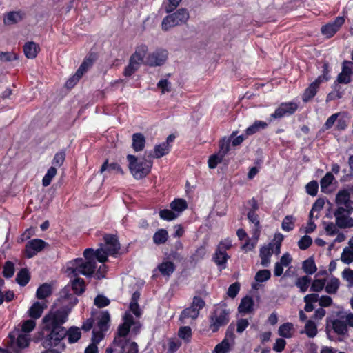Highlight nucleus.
<instances>
[{"label": "nucleus", "instance_id": "obj_1", "mask_svg": "<svg viewBox=\"0 0 353 353\" xmlns=\"http://www.w3.org/2000/svg\"><path fill=\"white\" fill-rule=\"evenodd\" d=\"M70 301V307H64L56 311H50L42 319L43 330L48 334L43 341V346L48 350L60 352L64 347L61 343L68 335L70 343L77 342L81 336L80 329L72 327L68 331L62 326L66 321L71 308L77 303V299L72 294L65 296Z\"/></svg>", "mask_w": 353, "mask_h": 353}, {"label": "nucleus", "instance_id": "obj_2", "mask_svg": "<svg viewBox=\"0 0 353 353\" xmlns=\"http://www.w3.org/2000/svg\"><path fill=\"white\" fill-rule=\"evenodd\" d=\"M96 250L92 248L85 249L83 252L85 259H75L67 264L65 272L68 276H77L81 274L85 276H91L96 269Z\"/></svg>", "mask_w": 353, "mask_h": 353}, {"label": "nucleus", "instance_id": "obj_3", "mask_svg": "<svg viewBox=\"0 0 353 353\" xmlns=\"http://www.w3.org/2000/svg\"><path fill=\"white\" fill-rule=\"evenodd\" d=\"M123 323L119 325L117 335L113 341V345L116 347L115 351L117 353H138L137 343L125 339L130 326L134 324L133 317L129 312H126L123 316Z\"/></svg>", "mask_w": 353, "mask_h": 353}, {"label": "nucleus", "instance_id": "obj_4", "mask_svg": "<svg viewBox=\"0 0 353 353\" xmlns=\"http://www.w3.org/2000/svg\"><path fill=\"white\" fill-rule=\"evenodd\" d=\"M127 160L130 173L136 179L145 177L151 171L152 162L143 158L142 161L138 159L134 155L128 154Z\"/></svg>", "mask_w": 353, "mask_h": 353}, {"label": "nucleus", "instance_id": "obj_5", "mask_svg": "<svg viewBox=\"0 0 353 353\" xmlns=\"http://www.w3.org/2000/svg\"><path fill=\"white\" fill-rule=\"evenodd\" d=\"M105 244L96 250V257L100 263L108 260V255L116 254L120 249V243L117 239L112 235H106L104 237Z\"/></svg>", "mask_w": 353, "mask_h": 353}, {"label": "nucleus", "instance_id": "obj_6", "mask_svg": "<svg viewBox=\"0 0 353 353\" xmlns=\"http://www.w3.org/2000/svg\"><path fill=\"white\" fill-rule=\"evenodd\" d=\"M190 18L189 12L186 8H180L175 12L170 14L163 18L161 23V29L164 32L171 28L185 24Z\"/></svg>", "mask_w": 353, "mask_h": 353}, {"label": "nucleus", "instance_id": "obj_7", "mask_svg": "<svg viewBox=\"0 0 353 353\" xmlns=\"http://www.w3.org/2000/svg\"><path fill=\"white\" fill-rule=\"evenodd\" d=\"M230 320V310L225 305L217 306L210 316L209 327L216 332L221 327L227 325Z\"/></svg>", "mask_w": 353, "mask_h": 353}, {"label": "nucleus", "instance_id": "obj_8", "mask_svg": "<svg viewBox=\"0 0 353 353\" xmlns=\"http://www.w3.org/2000/svg\"><path fill=\"white\" fill-rule=\"evenodd\" d=\"M148 50V46L145 45H140L136 48L135 52L130 58L128 65L123 71V74L125 77H130L139 69L140 64L143 63Z\"/></svg>", "mask_w": 353, "mask_h": 353}, {"label": "nucleus", "instance_id": "obj_9", "mask_svg": "<svg viewBox=\"0 0 353 353\" xmlns=\"http://www.w3.org/2000/svg\"><path fill=\"white\" fill-rule=\"evenodd\" d=\"M8 338L7 345L15 353H19L22 349L29 345L28 335L23 333L20 330H14L11 332Z\"/></svg>", "mask_w": 353, "mask_h": 353}, {"label": "nucleus", "instance_id": "obj_10", "mask_svg": "<svg viewBox=\"0 0 353 353\" xmlns=\"http://www.w3.org/2000/svg\"><path fill=\"white\" fill-rule=\"evenodd\" d=\"M335 202L338 207H343L350 214L353 211V184L340 190L335 197Z\"/></svg>", "mask_w": 353, "mask_h": 353}, {"label": "nucleus", "instance_id": "obj_11", "mask_svg": "<svg viewBox=\"0 0 353 353\" xmlns=\"http://www.w3.org/2000/svg\"><path fill=\"white\" fill-rule=\"evenodd\" d=\"M205 306V301L199 296H194L190 307L183 310L180 315L179 320L183 324L186 323V319H190L195 320L199 314V311Z\"/></svg>", "mask_w": 353, "mask_h": 353}, {"label": "nucleus", "instance_id": "obj_12", "mask_svg": "<svg viewBox=\"0 0 353 353\" xmlns=\"http://www.w3.org/2000/svg\"><path fill=\"white\" fill-rule=\"evenodd\" d=\"M168 57V52L164 49H157L149 54L143 63L151 67L161 66L163 65Z\"/></svg>", "mask_w": 353, "mask_h": 353}, {"label": "nucleus", "instance_id": "obj_13", "mask_svg": "<svg viewBox=\"0 0 353 353\" xmlns=\"http://www.w3.org/2000/svg\"><path fill=\"white\" fill-rule=\"evenodd\" d=\"M110 319V314L108 312H103L101 313L97 323L98 330L94 328L93 330L92 341L94 343H99L103 337V332L108 330Z\"/></svg>", "mask_w": 353, "mask_h": 353}, {"label": "nucleus", "instance_id": "obj_14", "mask_svg": "<svg viewBox=\"0 0 353 353\" xmlns=\"http://www.w3.org/2000/svg\"><path fill=\"white\" fill-rule=\"evenodd\" d=\"M347 212V210H344L343 207H338L334 211V215L336 218V224L340 228H347L353 227V218L350 217Z\"/></svg>", "mask_w": 353, "mask_h": 353}, {"label": "nucleus", "instance_id": "obj_15", "mask_svg": "<svg viewBox=\"0 0 353 353\" xmlns=\"http://www.w3.org/2000/svg\"><path fill=\"white\" fill-rule=\"evenodd\" d=\"M345 23L343 17H338L336 19L321 27V33L327 38L333 37Z\"/></svg>", "mask_w": 353, "mask_h": 353}, {"label": "nucleus", "instance_id": "obj_16", "mask_svg": "<svg viewBox=\"0 0 353 353\" xmlns=\"http://www.w3.org/2000/svg\"><path fill=\"white\" fill-rule=\"evenodd\" d=\"M48 244L41 239H32L28 241L26 245V254L28 258H32L41 252Z\"/></svg>", "mask_w": 353, "mask_h": 353}, {"label": "nucleus", "instance_id": "obj_17", "mask_svg": "<svg viewBox=\"0 0 353 353\" xmlns=\"http://www.w3.org/2000/svg\"><path fill=\"white\" fill-rule=\"evenodd\" d=\"M297 108L298 105L295 103H283L275 110V112L271 114L270 118L279 119L287 114H292L297 110Z\"/></svg>", "mask_w": 353, "mask_h": 353}, {"label": "nucleus", "instance_id": "obj_18", "mask_svg": "<svg viewBox=\"0 0 353 353\" xmlns=\"http://www.w3.org/2000/svg\"><path fill=\"white\" fill-rule=\"evenodd\" d=\"M25 17L21 10L10 11L3 15V24L6 26H11L21 22Z\"/></svg>", "mask_w": 353, "mask_h": 353}, {"label": "nucleus", "instance_id": "obj_19", "mask_svg": "<svg viewBox=\"0 0 353 353\" xmlns=\"http://www.w3.org/2000/svg\"><path fill=\"white\" fill-rule=\"evenodd\" d=\"M352 63L349 61H345L343 63V68L341 72L337 77V82L339 83H349L351 81L350 76L352 73Z\"/></svg>", "mask_w": 353, "mask_h": 353}, {"label": "nucleus", "instance_id": "obj_20", "mask_svg": "<svg viewBox=\"0 0 353 353\" xmlns=\"http://www.w3.org/2000/svg\"><path fill=\"white\" fill-rule=\"evenodd\" d=\"M92 65V61L90 60H85L82 63L79 68L77 70L74 75L67 81L66 86L68 88L73 87L77 81L81 78L83 75L84 72H86L87 69Z\"/></svg>", "mask_w": 353, "mask_h": 353}, {"label": "nucleus", "instance_id": "obj_21", "mask_svg": "<svg viewBox=\"0 0 353 353\" xmlns=\"http://www.w3.org/2000/svg\"><path fill=\"white\" fill-rule=\"evenodd\" d=\"M273 254V245L272 243H268L266 245L263 246L260 249V258L261 259V264L267 267L270 263V256Z\"/></svg>", "mask_w": 353, "mask_h": 353}, {"label": "nucleus", "instance_id": "obj_22", "mask_svg": "<svg viewBox=\"0 0 353 353\" xmlns=\"http://www.w3.org/2000/svg\"><path fill=\"white\" fill-rule=\"evenodd\" d=\"M170 148V145H168V143H162L157 145L154 148L153 153L149 152L148 157H154L157 159L161 158L169 153Z\"/></svg>", "mask_w": 353, "mask_h": 353}, {"label": "nucleus", "instance_id": "obj_23", "mask_svg": "<svg viewBox=\"0 0 353 353\" xmlns=\"http://www.w3.org/2000/svg\"><path fill=\"white\" fill-rule=\"evenodd\" d=\"M333 330L339 335H345L347 333L348 329L346 323L341 316L339 319L331 321Z\"/></svg>", "mask_w": 353, "mask_h": 353}, {"label": "nucleus", "instance_id": "obj_24", "mask_svg": "<svg viewBox=\"0 0 353 353\" xmlns=\"http://www.w3.org/2000/svg\"><path fill=\"white\" fill-rule=\"evenodd\" d=\"M23 51L28 59H34L39 51V46L33 41L26 43L23 46Z\"/></svg>", "mask_w": 353, "mask_h": 353}, {"label": "nucleus", "instance_id": "obj_25", "mask_svg": "<svg viewBox=\"0 0 353 353\" xmlns=\"http://www.w3.org/2000/svg\"><path fill=\"white\" fill-rule=\"evenodd\" d=\"M46 307L47 305L44 302H36L30 308L29 316L33 319H39Z\"/></svg>", "mask_w": 353, "mask_h": 353}, {"label": "nucleus", "instance_id": "obj_26", "mask_svg": "<svg viewBox=\"0 0 353 353\" xmlns=\"http://www.w3.org/2000/svg\"><path fill=\"white\" fill-rule=\"evenodd\" d=\"M254 301L250 296H245L241 299L238 310L240 313L248 314L253 310Z\"/></svg>", "mask_w": 353, "mask_h": 353}, {"label": "nucleus", "instance_id": "obj_27", "mask_svg": "<svg viewBox=\"0 0 353 353\" xmlns=\"http://www.w3.org/2000/svg\"><path fill=\"white\" fill-rule=\"evenodd\" d=\"M145 143V139L143 134L135 133L132 135V148L135 152L143 150Z\"/></svg>", "mask_w": 353, "mask_h": 353}, {"label": "nucleus", "instance_id": "obj_28", "mask_svg": "<svg viewBox=\"0 0 353 353\" xmlns=\"http://www.w3.org/2000/svg\"><path fill=\"white\" fill-rule=\"evenodd\" d=\"M235 135H236V132H232V134H231V136L230 137H223L220 141L219 151L218 153L220 154L221 155H222L223 157L230 150L231 139H232Z\"/></svg>", "mask_w": 353, "mask_h": 353}, {"label": "nucleus", "instance_id": "obj_29", "mask_svg": "<svg viewBox=\"0 0 353 353\" xmlns=\"http://www.w3.org/2000/svg\"><path fill=\"white\" fill-rule=\"evenodd\" d=\"M294 332V325L292 323H285L279 328V334L281 336L290 338Z\"/></svg>", "mask_w": 353, "mask_h": 353}, {"label": "nucleus", "instance_id": "obj_30", "mask_svg": "<svg viewBox=\"0 0 353 353\" xmlns=\"http://www.w3.org/2000/svg\"><path fill=\"white\" fill-rule=\"evenodd\" d=\"M158 269L163 276H169L174 271L175 266L171 261H164L158 266Z\"/></svg>", "mask_w": 353, "mask_h": 353}, {"label": "nucleus", "instance_id": "obj_31", "mask_svg": "<svg viewBox=\"0 0 353 353\" xmlns=\"http://www.w3.org/2000/svg\"><path fill=\"white\" fill-rule=\"evenodd\" d=\"M340 285V281L339 279L336 277H332L327 285H325V292L330 294H335Z\"/></svg>", "mask_w": 353, "mask_h": 353}, {"label": "nucleus", "instance_id": "obj_32", "mask_svg": "<svg viewBox=\"0 0 353 353\" xmlns=\"http://www.w3.org/2000/svg\"><path fill=\"white\" fill-rule=\"evenodd\" d=\"M72 289L76 294H81L85 289L84 280L81 278H76L72 282Z\"/></svg>", "mask_w": 353, "mask_h": 353}, {"label": "nucleus", "instance_id": "obj_33", "mask_svg": "<svg viewBox=\"0 0 353 353\" xmlns=\"http://www.w3.org/2000/svg\"><path fill=\"white\" fill-rule=\"evenodd\" d=\"M259 235L260 230L259 229H254L252 241L250 242V240H248L244 245H242L241 248L245 252H248V250H252L255 247L256 242L259 239Z\"/></svg>", "mask_w": 353, "mask_h": 353}, {"label": "nucleus", "instance_id": "obj_34", "mask_svg": "<svg viewBox=\"0 0 353 353\" xmlns=\"http://www.w3.org/2000/svg\"><path fill=\"white\" fill-rule=\"evenodd\" d=\"M319 87H317L315 83H310L307 88L305 89L303 94V101L304 102L309 101L311 99H312L316 94L317 90Z\"/></svg>", "mask_w": 353, "mask_h": 353}, {"label": "nucleus", "instance_id": "obj_35", "mask_svg": "<svg viewBox=\"0 0 353 353\" xmlns=\"http://www.w3.org/2000/svg\"><path fill=\"white\" fill-rule=\"evenodd\" d=\"M51 293V285L48 283H44L37 289V297L39 299H43L50 296Z\"/></svg>", "mask_w": 353, "mask_h": 353}, {"label": "nucleus", "instance_id": "obj_36", "mask_svg": "<svg viewBox=\"0 0 353 353\" xmlns=\"http://www.w3.org/2000/svg\"><path fill=\"white\" fill-rule=\"evenodd\" d=\"M187 203L182 199H175L170 203V208L174 211L176 212V214H179L187 208Z\"/></svg>", "mask_w": 353, "mask_h": 353}, {"label": "nucleus", "instance_id": "obj_37", "mask_svg": "<svg viewBox=\"0 0 353 353\" xmlns=\"http://www.w3.org/2000/svg\"><path fill=\"white\" fill-rule=\"evenodd\" d=\"M268 126L267 123L261 121H256L251 126L246 129V134L251 135L261 129H264Z\"/></svg>", "mask_w": 353, "mask_h": 353}, {"label": "nucleus", "instance_id": "obj_38", "mask_svg": "<svg viewBox=\"0 0 353 353\" xmlns=\"http://www.w3.org/2000/svg\"><path fill=\"white\" fill-rule=\"evenodd\" d=\"M310 281L311 279L310 277L307 276H303L296 280L295 285L300 289L301 292H305L309 287Z\"/></svg>", "mask_w": 353, "mask_h": 353}, {"label": "nucleus", "instance_id": "obj_39", "mask_svg": "<svg viewBox=\"0 0 353 353\" xmlns=\"http://www.w3.org/2000/svg\"><path fill=\"white\" fill-rule=\"evenodd\" d=\"M57 172V168L54 166L50 167L42 179V185L44 187L48 186L52 179L56 176Z\"/></svg>", "mask_w": 353, "mask_h": 353}, {"label": "nucleus", "instance_id": "obj_40", "mask_svg": "<svg viewBox=\"0 0 353 353\" xmlns=\"http://www.w3.org/2000/svg\"><path fill=\"white\" fill-rule=\"evenodd\" d=\"M106 170H108V171L114 170V171L117 172V173H120L121 174H123V171L119 164H117L116 163L108 164V160H106L102 165V166L100 169V172L103 173Z\"/></svg>", "mask_w": 353, "mask_h": 353}, {"label": "nucleus", "instance_id": "obj_41", "mask_svg": "<svg viewBox=\"0 0 353 353\" xmlns=\"http://www.w3.org/2000/svg\"><path fill=\"white\" fill-rule=\"evenodd\" d=\"M232 246L231 241L228 239H225L222 241L217 247L216 249V255L221 254L223 259H225L226 256L225 251L229 250Z\"/></svg>", "mask_w": 353, "mask_h": 353}, {"label": "nucleus", "instance_id": "obj_42", "mask_svg": "<svg viewBox=\"0 0 353 353\" xmlns=\"http://www.w3.org/2000/svg\"><path fill=\"white\" fill-rule=\"evenodd\" d=\"M302 268L304 272L308 274H312L317 270L314 260L311 258L305 260L303 263Z\"/></svg>", "mask_w": 353, "mask_h": 353}, {"label": "nucleus", "instance_id": "obj_43", "mask_svg": "<svg viewBox=\"0 0 353 353\" xmlns=\"http://www.w3.org/2000/svg\"><path fill=\"white\" fill-rule=\"evenodd\" d=\"M29 279L30 276L28 271L25 268L21 270V271L17 274L16 277L17 282L22 286L26 285L28 283Z\"/></svg>", "mask_w": 353, "mask_h": 353}, {"label": "nucleus", "instance_id": "obj_44", "mask_svg": "<svg viewBox=\"0 0 353 353\" xmlns=\"http://www.w3.org/2000/svg\"><path fill=\"white\" fill-rule=\"evenodd\" d=\"M168 239V232L165 230H158L153 236L154 242L157 244L164 243Z\"/></svg>", "mask_w": 353, "mask_h": 353}, {"label": "nucleus", "instance_id": "obj_45", "mask_svg": "<svg viewBox=\"0 0 353 353\" xmlns=\"http://www.w3.org/2000/svg\"><path fill=\"white\" fill-rule=\"evenodd\" d=\"M304 329V332L307 335L308 337L313 338L317 334L316 325L312 321H308L306 323Z\"/></svg>", "mask_w": 353, "mask_h": 353}, {"label": "nucleus", "instance_id": "obj_46", "mask_svg": "<svg viewBox=\"0 0 353 353\" xmlns=\"http://www.w3.org/2000/svg\"><path fill=\"white\" fill-rule=\"evenodd\" d=\"M341 260L345 264H350L353 261V250L345 247L341 256Z\"/></svg>", "mask_w": 353, "mask_h": 353}, {"label": "nucleus", "instance_id": "obj_47", "mask_svg": "<svg viewBox=\"0 0 353 353\" xmlns=\"http://www.w3.org/2000/svg\"><path fill=\"white\" fill-rule=\"evenodd\" d=\"M343 280L347 282V288L353 287V270L350 268H345L341 273Z\"/></svg>", "mask_w": 353, "mask_h": 353}, {"label": "nucleus", "instance_id": "obj_48", "mask_svg": "<svg viewBox=\"0 0 353 353\" xmlns=\"http://www.w3.org/2000/svg\"><path fill=\"white\" fill-rule=\"evenodd\" d=\"M17 59V55L12 52H0V63L10 62Z\"/></svg>", "mask_w": 353, "mask_h": 353}, {"label": "nucleus", "instance_id": "obj_49", "mask_svg": "<svg viewBox=\"0 0 353 353\" xmlns=\"http://www.w3.org/2000/svg\"><path fill=\"white\" fill-rule=\"evenodd\" d=\"M334 177L331 172H327L320 181L321 188L322 191L325 190L332 183Z\"/></svg>", "mask_w": 353, "mask_h": 353}, {"label": "nucleus", "instance_id": "obj_50", "mask_svg": "<svg viewBox=\"0 0 353 353\" xmlns=\"http://www.w3.org/2000/svg\"><path fill=\"white\" fill-rule=\"evenodd\" d=\"M223 157L220 154H214L211 155L208 159V166L210 168H215L217 165L222 161Z\"/></svg>", "mask_w": 353, "mask_h": 353}, {"label": "nucleus", "instance_id": "obj_51", "mask_svg": "<svg viewBox=\"0 0 353 353\" xmlns=\"http://www.w3.org/2000/svg\"><path fill=\"white\" fill-rule=\"evenodd\" d=\"M271 276L270 271L269 270H261L256 272L255 275V280L257 282H264L268 281Z\"/></svg>", "mask_w": 353, "mask_h": 353}, {"label": "nucleus", "instance_id": "obj_52", "mask_svg": "<svg viewBox=\"0 0 353 353\" xmlns=\"http://www.w3.org/2000/svg\"><path fill=\"white\" fill-rule=\"evenodd\" d=\"M283 238L282 234H278L275 235L274 241L270 243H272L273 245V253H275L276 255H278L281 252V245Z\"/></svg>", "mask_w": 353, "mask_h": 353}, {"label": "nucleus", "instance_id": "obj_53", "mask_svg": "<svg viewBox=\"0 0 353 353\" xmlns=\"http://www.w3.org/2000/svg\"><path fill=\"white\" fill-rule=\"evenodd\" d=\"M323 225L327 235L334 236L339 231L336 223L324 222Z\"/></svg>", "mask_w": 353, "mask_h": 353}, {"label": "nucleus", "instance_id": "obj_54", "mask_svg": "<svg viewBox=\"0 0 353 353\" xmlns=\"http://www.w3.org/2000/svg\"><path fill=\"white\" fill-rule=\"evenodd\" d=\"M159 216L161 219L167 221H172L178 216V214L170 210H162L159 212Z\"/></svg>", "mask_w": 353, "mask_h": 353}, {"label": "nucleus", "instance_id": "obj_55", "mask_svg": "<svg viewBox=\"0 0 353 353\" xmlns=\"http://www.w3.org/2000/svg\"><path fill=\"white\" fill-rule=\"evenodd\" d=\"M324 203H324L323 199H317L312 206V208L310 212L309 217H310L311 219H313L315 212H319L323 209Z\"/></svg>", "mask_w": 353, "mask_h": 353}, {"label": "nucleus", "instance_id": "obj_56", "mask_svg": "<svg viewBox=\"0 0 353 353\" xmlns=\"http://www.w3.org/2000/svg\"><path fill=\"white\" fill-rule=\"evenodd\" d=\"M294 217L292 216H286L282 222V228L285 231H290L294 228Z\"/></svg>", "mask_w": 353, "mask_h": 353}, {"label": "nucleus", "instance_id": "obj_57", "mask_svg": "<svg viewBox=\"0 0 353 353\" xmlns=\"http://www.w3.org/2000/svg\"><path fill=\"white\" fill-rule=\"evenodd\" d=\"M325 285V279H315L311 285V291L319 292H321Z\"/></svg>", "mask_w": 353, "mask_h": 353}, {"label": "nucleus", "instance_id": "obj_58", "mask_svg": "<svg viewBox=\"0 0 353 353\" xmlns=\"http://www.w3.org/2000/svg\"><path fill=\"white\" fill-rule=\"evenodd\" d=\"M14 272V264L10 261H7L3 267V274L6 278H10Z\"/></svg>", "mask_w": 353, "mask_h": 353}, {"label": "nucleus", "instance_id": "obj_59", "mask_svg": "<svg viewBox=\"0 0 353 353\" xmlns=\"http://www.w3.org/2000/svg\"><path fill=\"white\" fill-rule=\"evenodd\" d=\"M65 154L64 152L61 151L55 154L52 163L55 165L54 167H61L64 163Z\"/></svg>", "mask_w": 353, "mask_h": 353}, {"label": "nucleus", "instance_id": "obj_60", "mask_svg": "<svg viewBox=\"0 0 353 353\" xmlns=\"http://www.w3.org/2000/svg\"><path fill=\"white\" fill-rule=\"evenodd\" d=\"M318 183L316 181H312L306 185V191L311 196H315L318 191Z\"/></svg>", "mask_w": 353, "mask_h": 353}, {"label": "nucleus", "instance_id": "obj_61", "mask_svg": "<svg viewBox=\"0 0 353 353\" xmlns=\"http://www.w3.org/2000/svg\"><path fill=\"white\" fill-rule=\"evenodd\" d=\"M312 238L309 236H303L298 242V245L300 249L306 250L312 244Z\"/></svg>", "mask_w": 353, "mask_h": 353}, {"label": "nucleus", "instance_id": "obj_62", "mask_svg": "<svg viewBox=\"0 0 353 353\" xmlns=\"http://www.w3.org/2000/svg\"><path fill=\"white\" fill-rule=\"evenodd\" d=\"M192 334L191 329L188 326L182 327L179 331V336L181 339L188 341Z\"/></svg>", "mask_w": 353, "mask_h": 353}, {"label": "nucleus", "instance_id": "obj_63", "mask_svg": "<svg viewBox=\"0 0 353 353\" xmlns=\"http://www.w3.org/2000/svg\"><path fill=\"white\" fill-rule=\"evenodd\" d=\"M229 349V343L226 340L216 345L214 352L216 353H226Z\"/></svg>", "mask_w": 353, "mask_h": 353}, {"label": "nucleus", "instance_id": "obj_64", "mask_svg": "<svg viewBox=\"0 0 353 353\" xmlns=\"http://www.w3.org/2000/svg\"><path fill=\"white\" fill-rule=\"evenodd\" d=\"M168 345L167 353H174L180 347L181 343L178 339H173L170 341Z\"/></svg>", "mask_w": 353, "mask_h": 353}]
</instances>
